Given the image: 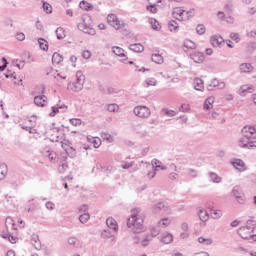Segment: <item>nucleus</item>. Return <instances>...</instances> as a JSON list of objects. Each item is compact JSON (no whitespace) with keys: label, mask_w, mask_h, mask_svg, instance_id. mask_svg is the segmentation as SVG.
I'll use <instances>...</instances> for the list:
<instances>
[{"label":"nucleus","mask_w":256,"mask_h":256,"mask_svg":"<svg viewBox=\"0 0 256 256\" xmlns=\"http://www.w3.org/2000/svg\"><path fill=\"white\" fill-rule=\"evenodd\" d=\"M172 15L174 19H177L178 21H189V19L195 17V9L185 11L181 7H176L173 9Z\"/></svg>","instance_id":"nucleus-3"},{"label":"nucleus","mask_w":256,"mask_h":256,"mask_svg":"<svg viewBox=\"0 0 256 256\" xmlns=\"http://www.w3.org/2000/svg\"><path fill=\"white\" fill-rule=\"evenodd\" d=\"M102 138L108 141V143H113V136L109 133H103Z\"/></svg>","instance_id":"nucleus-44"},{"label":"nucleus","mask_w":256,"mask_h":256,"mask_svg":"<svg viewBox=\"0 0 256 256\" xmlns=\"http://www.w3.org/2000/svg\"><path fill=\"white\" fill-rule=\"evenodd\" d=\"M46 208L51 211V210L55 209V204L53 202H47Z\"/></svg>","instance_id":"nucleus-55"},{"label":"nucleus","mask_w":256,"mask_h":256,"mask_svg":"<svg viewBox=\"0 0 256 256\" xmlns=\"http://www.w3.org/2000/svg\"><path fill=\"white\" fill-rule=\"evenodd\" d=\"M106 225L107 227H109V229H112L113 231H117V229H119L117 221L111 217L106 219Z\"/></svg>","instance_id":"nucleus-20"},{"label":"nucleus","mask_w":256,"mask_h":256,"mask_svg":"<svg viewBox=\"0 0 256 256\" xmlns=\"http://www.w3.org/2000/svg\"><path fill=\"white\" fill-rule=\"evenodd\" d=\"M43 9L44 11H46V13H51V11L53 10V8L49 5V3H44Z\"/></svg>","instance_id":"nucleus-51"},{"label":"nucleus","mask_w":256,"mask_h":256,"mask_svg":"<svg viewBox=\"0 0 256 256\" xmlns=\"http://www.w3.org/2000/svg\"><path fill=\"white\" fill-rule=\"evenodd\" d=\"M107 23L117 31H123V29L127 27V25L123 21H121L115 14H109L107 16Z\"/></svg>","instance_id":"nucleus-4"},{"label":"nucleus","mask_w":256,"mask_h":256,"mask_svg":"<svg viewBox=\"0 0 256 256\" xmlns=\"http://www.w3.org/2000/svg\"><path fill=\"white\" fill-rule=\"evenodd\" d=\"M162 243H165L166 245H169V243H173V234L166 233L161 238Z\"/></svg>","instance_id":"nucleus-24"},{"label":"nucleus","mask_w":256,"mask_h":256,"mask_svg":"<svg viewBox=\"0 0 256 256\" xmlns=\"http://www.w3.org/2000/svg\"><path fill=\"white\" fill-rule=\"evenodd\" d=\"M210 179L213 181V183H221V177L215 173L210 174Z\"/></svg>","instance_id":"nucleus-42"},{"label":"nucleus","mask_w":256,"mask_h":256,"mask_svg":"<svg viewBox=\"0 0 256 256\" xmlns=\"http://www.w3.org/2000/svg\"><path fill=\"white\" fill-rule=\"evenodd\" d=\"M68 243H69V245H75V244L77 243V238H75V237H70V238L68 239Z\"/></svg>","instance_id":"nucleus-56"},{"label":"nucleus","mask_w":256,"mask_h":256,"mask_svg":"<svg viewBox=\"0 0 256 256\" xmlns=\"http://www.w3.org/2000/svg\"><path fill=\"white\" fill-rule=\"evenodd\" d=\"M130 51H134V53H142L144 51V47L141 44H132L129 46Z\"/></svg>","instance_id":"nucleus-27"},{"label":"nucleus","mask_w":256,"mask_h":256,"mask_svg":"<svg viewBox=\"0 0 256 256\" xmlns=\"http://www.w3.org/2000/svg\"><path fill=\"white\" fill-rule=\"evenodd\" d=\"M34 103L35 105H37V107H45V105H47V96L45 95L36 96L34 98Z\"/></svg>","instance_id":"nucleus-14"},{"label":"nucleus","mask_w":256,"mask_h":256,"mask_svg":"<svg viewBox=\"0 0 256 256\" xmlns=\"http://www.w3.org/2000/svg\"><path fill=\"white\" fill-rule=\"evenodd\" d=\"M38 43H39L40 49H42L43 51L49 50V42H47V40L40 38L38 39Z\"/></svg>","instance_id":"nucleus-29"},{"label":"nucleus","mask_w":256,"mask_h":256,"mask_svg":"<svg viewBox=\"0 0 256 256\" xmlns=\"http://www.w3.org/2000/svg\"><path fill=\"white\" fill-rule=\"evenodd\" d=\"M92 144L95 147V149H99L101 147V139L96 137L92 139Z\"/></svg>","instance_id":"nucleus-41"},{"label":"nucleus","mask_w":256,"mask_h":256,"mask_svg":"<svg viewBox=\"0 0 256 256\" xmlns=\"http://www.w3.org/2000/svg\"><path fill=\"white\" fill-rule=\"evenodd\" d=\"M85 83V75L81 74V73H77L76 74V79L73 82H70L68 84V89H70V91H81V89H83V84Z\"/></svg>","instance_id":"nucleus-5"},{"label":"nucleus","mask_w":256,"mask_h":256,"mask_svg":"<svg viewBox=\"0 0 256 256\" xmlns=\"http://www.w3.org/2000/svg\"><path fill=\"white\" fill-rule=\"evenodd\" d=\"M239 220H234L231 222V227H239Z\"/></svg>","instance_id":"nucleus-61"},{"label":"nucleus","mask_w":256,"mask_h":256,"mask_svg":"<svg viewBox=\"0 0 256 256\" xmlns=\"http://www.w3.org/2000/svg\"><path fill=\"white\" fill-rule=\"evenodd\" d=\"M233 197H235L237 203L240 205H245V193H243V190H241V187L236 186L232 190Z\"/></svg>","instance_id":"nucleus-6"},{"label":"nucleus","mask_w":256,"mask_h":256,"mask_svg":"<svg viewBox=\"0 0 256 256\" xmlns=\"http://www.w3.org/2000/svg\"><path fill=\"white\" fill-rule=\"evenodd\" d=\"M145 221V216L139 210H132L131 217L128 219L127 225L130 229H133L135 233H139L143 229V223Z\"/></svg>","instance_id":"nucleus-2"},{"label":"nucleus","mask_w":256,"mask_h":256,"mask_svg":"<svg viewBox=\"0 0 256 256\" xmlns=\"http://www.w3.org/2000/svg\"><path fill=\"white\" fill-rule=\"evenodd\" d=\"M2 63H3V65L0 66V71H5V69L7 67V59L3 58Z\"/></svg>","instance_id":"nucleus-54"},{"label":"nucleus","mask_w":256,"mask_h":256,"mask_svg":"<svg viewBox=\"0 0 256 256\" xmlns=\"http://www.w3.org/2000/svg\"><path fill=\"white\" fill-rule=\"evenodd\" d=\"M79 7L80 9H82L83 11H93V9L95 8L93 6V4L85 1V0H82L80 3H79Z\"/></svg>","instance_id":"nucleus-18"},{"label":"nucleus","mask_w":256,"mask_h":256,"mask_svg":"<svg viewBox=\"0 0 256 256\" xmlns=\"http://www.w3.org/2000/svg\"><path fill=\"white\" fill-rule=\"evenodd\" d=\"M5 225H6V227H11V229H16L15 228V221H13V218H11V217H7L6 218V222H5Z\"/></svg>","instance_id":"nucleus-36"},{"label":"nucleus","mask_w":256,"mask_h":256,"mask_svg":"<svg viewBox=\"0 0 256 256\" xmlns=\"http://www.w3.org/2000/svg\"><path fill=\"white\" fill-rule=\"evenodd\" d=\"M184 47L186 49H197V44H195V42L189 40V39H186L184 41Z\"/></svg>","instance_id":"nucleus-32"},{"label":"nucleus","mask_w":256,"mask_h":256,"mask_svg":"<svg viewBox=\"0 0 256 256\" xmlns=\"http://www.w3.org/2000/svg\"><path fill=\"white\" fill-rule=\"evenodd\" d=\"M205 53H206V55H213V49L207 48V49L205 50Z\"/></svg>","instance_id":"nucleus-62"},{"label":"nucleus","mask_w":256,"mask_h":256,"mask_svg":"<svg viewBox=\"0 0 256 256\" xmlns=\"http://www.w3.org/2000/svg\"><path fill=\"white\" fill-rule=\"evenodd\" d=\"M172 256H183L181 252H173Z\"/></svg>","instance_id":"nucleus-64"},{"label":"nucleus","mask_w":256,"mask_h":256,"mask_svg":"<svg viewBox=\"0 0 256 256\" xmlns=\"http://www.w3.org/2000/svg\"><path fill=\"white\" fill-rule=\"evenodd\" d=\"M39 240V238H32V244L34 245V247L36 248V249H41V245H40V242L38 241Z\"/></svg>","instance_id":"nucleus-48"},{"label":"nucleus","mask_w":256,"mask_h":256,"mask_svg":"<svg viewBox=\"0 0 256 256\" xmlns=\"http://www.w3.org/2000/svg\"><path fill=\"white\" fill-rule=\"evenodd\" d=\"M210 215L212 219H221V217H223V211L219 209H211Z\"/></svg>","instance_id":"nucleus-25"},{"label":"nucleus","mask_w":256,"mask_h":256,"mask_svg":"<svg viewBox=\"0 0 256 256\" xmlns=\"http://www.w3.org/2000/svg\"><path fill=\"white\" fill-rule=\"evenodd\" d=\"M168 29L169 31H179V24L177 23V21L172 20L169 22L168 24Z\"/></svg>","instance_id":"nucleus-31"},{"label":"nucleus","mask_w":256,"mask_h":256,"mask_svg":"<svg viewBox=\"0 0 256 256\" xmlns=\"http://www.w3.org/2000/svg\"><path fill=\"white\" fill-rule=\"evenodd\" d=\"M189 109H190L189 103H183L180 107V111H183L184 113H187Z\"/></svg>","instance_id":"nucleus-49"},{"label":"nucleus","mask_w":256,"mask_h":256,"mask_svg":"<svg viewBox=\"0 0 256 256\" xmlns=\"http://www.w3.org/2000/svg\"><path fill=\"white\" fill-rule=\"evenodd\" d=\"M134 113L137 117L145 119L151 115V110L147 106H137L134 108Z\"/></svg>","instance_id":"nucleus-7"},{"label":"nucleus","mask_w":256,"mask_h":256,"mask_svg":"<svg viewBox=\"0 0 256 256\" xmlns=\"http://www.w3.org/2000/svg\"><path fill=\"white\" fill-rule=\"evenodd\" d=\"M82 57H83L84 59H91V51H89V50H84V51L82 52Z\"/></svg>","instance_id":"nucleus-50"},{"label":"nucleus","mask_w":256,"mask_h":256,"mask_svg":"<svg viewBox=\"0 0 256 256\" xmlns=\"http://www.w3.org/2000/svg\"><path fill=\"white\" fill-rule=\"evenodd\" d=\"M3 238L8 239V241H10L12 244L17 243V237H15V236L6 235V236H3Z\"/></svg>","instance_id":"nucleus-47"},{"label":"nucleus","mask_w":256,"mask_h":256,"mask_svg":"<svg viewBox=\"0 0 256 256\" xmlns=\"http://www.w3.org/2000/svg\"><path fill=\"white\" fill-rule=\"evenodd\" d=\"M70 61H71V63H72V67H76L77 56H71V57H70Z\"/></svg>","instance_id":"nucleus-57"},{"label":"nucleus","mask_w":256,"mask_h":256,"mask_svg":"<svg viewBox=\"0 0 256 256\" xmlns=\"http://www.w3.org/2000/svg\"><path fill=\"white\" fill-rule=\"evenodd\" d=\"M194 89L196 91H204L205 90V83L201 78L194 79Z\"/></svg>","instance_id":"nucleus-16"},{"label":"nucleus","mask_w":256,"mask_h":256,"mask_svg":"<svg viewBox=\"0 0 256 256\" xmlns=\"http://www.w3.org/2000/svg\"><path fill=\"white\" fill-rule=\"evenodd\" d=\"M151 59L153 63H156L157 65H162V63H164L165 61V59L163 58V54L159 53V51H155L152 54Z\"/></svg>","instance_id":"nucleus-13"},{"label":"nucleus","mask_w":256,"mask_h":256,"mask_svg":"<svg viewBox=\"0 0 256 256\" xmlns=\"http://www.w3.org/2000/svg\"><path fill=\"white\" fill-rule=\"evenodd\" d=\"M256 129L253 126H244L242 128V137L238 141L239 147L243 149H256Z\"/></svg>","instance_id":"nucleus-1"},{"label":"nucleus","mask_w":256,"mask_h":256,"mask_svg":"<svg viewBox=\"0 0 256 256\" xmlns=\"http://www.w3.org/2000/svg\"><path fill=\"white\" fill-rule=\"evenodd\" d=\"M230 39H232V41H235V43H239V41H241V36H239V34L232 32L230 34Z\"/></svg>","instance_id":"nucleus-40"},{"label":"nucleus","mask_w":256,"mask_h":256,"mask_svg":"<svg viewBox=\"0 0 256 256\" xmlns=\"http://www.w3.org/2000/svg\"><path fill=\"white\" fill-rule=\"evenodd\" d=\"M213 103H215V97H208L204 102V109L207 111H209V109H213Z\"/></svg>","instance_id":"nucleus-21"},{"label":"nucleus","mask_w":256,"mask_h":256,"mask_svg":"<svg viewBox=\"0 0 256 256\" xmlns=\"http://www.w3.org/2000/svg\"><path fill=\"white\" fill-rule=\"evenodd\" d=\"M241 73H251L253 71V66L249 63H243L240 65Z\"/></svg>","instance_id":"nucleus-22"},{"label":"nucleus","mask_w":256,"mask_h":256,"mask_svg":"<svg viewBox=\"0 0 256 256\" xmlns=\"http://www.w3.org/2000/svg\"><path fill=\"white\" fill-rule=\"evenodd\" d=\"M7 175V166H0V181H3V178Z\"/></svg>","instance_id":"nucleus-37"},{"label":"nucleus","mask_w":256,"mask_h":256,"mask_svg":"<svg viewBox=\"0 0 256 256\" xmlns=\"http://www.w3.org/2000/svg\"><path fill=\"white\" fill-rule=\"evenodd\" d=\"M181 229L183 230V231H188L189 230V224H187V223H182V225H181Z\"/></svg>","instance_id":"nucleus-59"},{"label":"nucleus","mask_w":256,"mask_h":256,"mask_svg":"<svg viewBox=\"0 0 256 256\" xmlns=\"http://www.w3.org/2000/svg\"><path fill=\"white\" fill-rule=\"evenodd\" d=\"M194 256H209V253H207V252H198V253H195Z\"/></svg>","instance_id":"nucleus-60"},{"label":"nucleus","mask_w":256,"mask_h":256,"mask_svg":"<svg viewBox=\"0 0 256 256\" xmlns=\"http://www.w3.org/2000/svg\"><path fill=\"white\" fill-rule=\"evenodd\" d=\"M16 39H17L18 41H25V34L22 33V32L17 33V34H16Z\"/></svg>","instance_id":"nucleus-53"},{"label":"nucleus","mask_w":256,"mask_h":256,"mask_svg":"<svg viewBox=\"0 0 256 256\" xmlns=\"http://www.w3.org/2000/svg\"><path fill=\"white\" fill-rule=\"evenodd\" d=\"M70 123L74 127H79V125H81V119H79V118H72V119H70Z\"/></svg>","instance_id":"nucleus-45"},{"label":"nucleus","mask_w":256,"mask_h":256,"mask_svg":"<svg viewBox=\"0 0 256 256\" xmlns=\"http://www.w3.org/2000/svg\"><path fill=\"white\" fill-rule=\"evenodd\" d=\"M112 53H114V55H117V57L122 58L121 61L129 60V58L127 57V54L125 53V50L119 46L112 47Z\"/></svg>","instance_id":"nucleus-11"},{"label":"nucleus","mask_w":256,"mask_h":256,"mask_svg":"<svg viewBox=\"0 0 256 256\" xmlns=\"http://www.w3.org/2000/svg\"><path fill=\"white\" fill-rule=\"evenodd\" d=\"M171 223H172L171 218H162L158 222V227H162L163 229H165L166 227H169Z\"/></svg>","instance_id":"nucleus-23"},{"label":"nucleus","mask_w":256,"mask_h":256,"mask_svg":"<svg viewBox=\"0 0 256 256\" xmlns=\"http://www.w3.org/2000/svg\"><path fill=\"white\" fill-rule=\"evenodd\" d=\"M6 256H15V251L9 250V251L6 253Z\"/></svg>","instance_id":"nucleus-63"},{"label":"nucleus","mask_w":256,"mask_h":256,"mask_svg":"<svg viewBox=\"0 0 256 256\" xmlns=\"http://www.w3.org/2000/svg\"><path fill=\"white\" fill-rule=\"evenodd\" d=\"M65 29L59 27L56 29V36H57V39H65Z\"/></svg>","instance_id":"nucleus-34"},{"label":"nucleus","mask_w":256,"mask_h":256,"mask_svg":"<svg viewBox=\"0 0 256 256\" xmlns=\"http://www.w3.org/2000/svg\"><path fill=\"white\" fill-rule=\"evenodd\" d=\"M51 111H52V112H50V117H55V115H57V113H59V108L53 106V107L51 108Z\"/></svg>","instance_id":"nucleus-52"},{"label":"nucleus","mask_w":256,"mask_h":256,"mask_svg":"<svg viewBox=\"0 0 256 256\" xmlns=\"http://www.w3.org/2000/svg\"><path fill=\"white\" fill-rule=\"evenodd\" d=\"M147 11L150 13H157V5L149 4L147 6Z\"/></svg>","instance_id":"nucleus-46"},{"label":"nucleus","mask_w":256,"mask_h":256,"mask_svg":"<svg viewBox=\"0 0 256 256\" xmlns=\"http://www.w3.org/2000/svg\"><path fill=\"white\" fill-rule=\"evenodd\" d=\"M149 5H159L161 0H148Z\"/></svg>","instance_id":"nucleus-58"},{"label":"nucleus","mask_w":256,"mask_h":256,"mask_svg":"<svg viewBox=\"0 0 256 256\" xmlns=\"http://www.w3.org/2000/svg\"><path fill=\"white\" fill-rule=\"evenodd\" d=\"M206 31H207V28H205V25H203V24H198V25L196 26V33H197L198 35H205Z\"/></svg>","instance_id":"nucleus-33"},{"label":"nucleus","mask_w":256,"mask_h":256,"mask_svg":"<svg viewBox=\"0 0 256 256\" xmlns=\"http://www.w3.org/2000/svg\"><path fill=\"white\" fill-rule=\"evenodd\" d=\"M107 111H109V113H117V111H119V105H117V104H108Z\"/></svg>","instance_id":"nucleus-35"},{"label":"nucleus","mask_w":256,"mask_h":256,"mask_svg":"<svg viewBox=\"0 0 256 256\" xmlns=\"http://www.w3.org/2000/svg\"><path fill=\"white\" fill-rule=\"evenodd\" d=\"M198 243H201V245H212L213 244V239L209 237H199L198 238Z\"/></svg>","instance_id":"nucleus-28"},{"label":"nucleus","mask_w":256,"mask_h":256,"mask_svg":"<svg viewBox=\"0 0 256 256\" xmlns=\"http://www.w3.org/2000/svg\"><path fill=\"white\" fill-rule=\"evenodd\" d=\"M63 62V56L61 54L55 52L52 56V63L53 65H59V63Z\"/></svg>","instance_id":"nucleus-26"},{"label":"nucleus","mask_w":256,"mask_h":256,"mask_svg":"<svg viewBox=\"0 0 256 256\" xmlns=\"http://www.w3.org/2000/svg\"><path fill=\"white\" fill-rule=\"evenodd\" d=\"M157 85V80L155 78H149L146 80V87H155Z\"/></svg>","instance_id":"nucleus-39"},{"label":"nucleus","mask_w":256,"mask_h":256,"mask_svg":"<svg viewBox=\"0 0 256 256\" xmlns=\"http://www.w3.org/2000/svg\"><path fill=\"white\" fill-rule=\"evenodd\" d=\"M152 166L156 169H165V167H163V165L161 164V161L157 159L152 160Z\"/></svg>","instance_id":"nucleus-38"},{"label":"nucleus","mask_w":256,"mask_h":256,"mask_svg":"<svg viewBox=\"0 0 256 256\" xmlns=\"http://www.w3.org/2000/svg\"><path fill=\"white\" fill-rule=\"evenodd\" d=\"M149 23H150L152 29H154V31H159V29H161V25L155 18H150Z\"/></svg>","instance_id":"nucleus-30"},{"label":"nucleus","mask_w":256,"mask_h":256,"mask_svg":"<svg viewBox=\"0 0 256 256\" xmlns=\"http://www.w3.org/2000/svg\"><path fill=\"white\" fill-rule=\"evenodd\" d=\"M210 43L213 47H221V44L225 43V40L219 35H213L210 37Z\"/></svg>","instance_id":"nucleus-12"},{"label":"nucleus","mask_w":256,"mask_h":256,"mask_svg":"<svg viewBox=\"0 0 256 256\" xmlns=\"http://www.w3.org/2000/svg\"><path fill=\"white\" fill-rule=\"evenodd\" d=\"M255 87L251 84H244L239 89V95L241 97H246V95H249V93H254Z\"/></svg>","instance_id":"nucleus-10"},{"label":"nucleus","mask_w":256,"mask_h":256,"mask_svg":"<svg viewBox=\"0 0 256 256\" xmlns=\"http://www.w3.org/2000/svg\"><path fill=\"white\" fill-rule=\"evenodd\" d=\"M78 27L80 31H83V33H87L88 35H95V29H93L90 25H85V22L80 23Z\"/></svg>","instance_id":"nucleus-15"},{"label":"nucleus","mask_w":256,"mask_h":256,"mask_svg":"<svg viewBox=\"0 0 256 256\" xmlns=\"http://www.w3.org/2000/svg\"><path fill=\"white\" fill-rule=\"evenodd\" d=\"M233 167H235V169H238V171H245L246 167H245V162H243V160L241 159H236L232 162Z\"/></svg>","instance_id":"nucleus-17"},{"label":"nucleus","mask_w":256,"mask_h":256,"mask_svg":"<svg viewBox=\"0 0 256 256\" xmlns=\"http://www.w3.org/2000/svg\"><path fill=\"white\" fill-rule=\"evenodd\" d=\"M79 219H80L81 223H87L90 219V216H89V214L84 213V214L80 215Z\"/></svg>","instance_id":"nucleus-43"},{"label":"nucleus","mask_w":256,"mask_h":256,"mask_svg":"<svg viewBox=\"0 0 256 256\" xmlns=\"http://www.w3.org/2000/svg\"><path fill=\"white\" fill-rule=\"evenodd\" d=\"M253 231H255V227L243 226L238 229V234L240 237H242V239L248 240L251 238V233H253Z\"/></svg>","instance_id":"nucleus-8"},{"label":"nucleus","mask_w":256,"mask_h":256,"mask_svg":"<svg viewBox=\"0 0 256 256\" xmlns=\"http://www.w3.org/2000/svg\"><path fill=\"white\" fill-rule=\"evenodd\" d=\"M198 217L200 221H209V213H207V210H205L204 208L198 209Z\"/></svg>","instance_id":"nucleus-19"},{"label":"nucleus","mask_w":256,"mask_h":256,"mask_svg":"<svg viewBox=\"0 0 256 256\" xmlns=\"http://www.w3.org/2000/svg\"><path fill=\"white\" fill-rule=\"evenodd\" d=\"M153 210L155 212H157V211H164V213H166L167 215H171V207L169 206V204H167L165 202L157 203L153 207Z\"/></svg>","instance_id":"nucleus-9"}]
</instances>
